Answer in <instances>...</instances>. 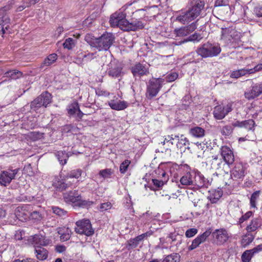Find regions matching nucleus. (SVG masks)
Returning a JSON list of instances; mask_svg holds the SVG:
<instances>
[{
    "label": "nucleus",
    "mask_w": 262,
    "mask_h": 262,
    "mask_svg": "<svg viewBox=\"0 0 262 262\" xmlns=\"http://www.w3.org/2000/svg\"><path fill=\"white\" fill-rule=\"evenodd\" d=\"M192 6L184 14L180 15L176 18V20L183 24L190 22L198 16L204 9L205 6L204 0H193L191 2Z\"/></svg>",
    "instance_id": "f257e3e1"
},
{
    "label": "nucleus",
    "mask_w": 262,
    "mask_h": 262,
    "mask_svg": "<svg viewBox=\"0 0 262 262\" xmlns=\"http://www.w3.org/2000/svg\"><path fill=\"white\" fill-rule=\"evenodd\" d=\"M51 95L48 92L42 93L31 102L30 105H26L23 109L30 108L31 113H43L48 104L51 102Z\"/></svg>",
    "instance_id": "f03ea898"
},
{
    "label": "nucleus",
    "mask_w": 262,
    "mask_h": 262,
    "mask_svg": "<svg viewBox=\"0 0 262 262\" xmlns=\"http://www.w3.org/2000/svg\"><path fill=\"white\" fill-rule=\"evenodd\" d=\"M221 49L218 45L206 43L198 48L197 54L203 58L212 57L219 55Z\"/></svg>",
    "instance_id": "7ed1b4c3"
},
{
    "label": "nucleus",
    "mask_w": 262,
    "mask_h": 262,
    "mask_svg": "<svg viewBox=\"0 0 262 262\" xmlns=\"http://www.w3.org/2000/svg\"><path fill=\"white\" fill-rule=\"evenodd\" d=\"M115 39V37L113 33L107 32L104 33L97 38L95 48L99 51H107L114 43Z\"/></svg>",
    "instance_id": "20e7f679"
},
{
    "label": "nucleus",
    "mask_w": 262,
    "mask_h": 262,
    "mask_svg": "<svg viewBox=\"0 0 262 262\" xmlns=\"http://www.w3.org/2000/svg\"><path fill=\"white\" fill-rule=\"evenodd\" d=\"M139 10L135 11L133 14V16L130 21H125V26L123 27V30L125 31H136L144 28V23L140 18H137V16Z\"/></svg>",
    "instance_id": "39448f33"
},
{
    "label": "nucleus",
    "mask_w": 262,
    "mask_h": 262,
    "mask_svg": "<svg viewBox=\"0 0 262 262\" xmlns=\"http://www.w3.org/2000/svg\"><path fill=\"white\" fill-rule=\"evenodd\" d=\"M104 58H107L108 61H110L109 63L106 61H105L103 63V65H107L109 66L108 70V74L109 76L113 78H118L121 76L122 68L117 61L115 60H112V56L109 54L108 56L106 55L104 57H102V59Z\"/></svg>",
    "instance_id": "423d86ee"
},
{
    "label": "nucleus",
    "mask_w": 262,
    "mask_h": 262,
    "mask_svg": "<svg viewBox=\"0 0 262 262\" xmlns=\"http://www.w3.org/2000/svg\"><path fill=\"white\" fill-rule=\"evenodd\" d=\"M163 82L164 80L161 78H152L149 81L146 92V96L148 99H152L157 96Z\"/></svg>",
    "instance_id": "0eeeda50"
},
{
    "label": "nucleus",
    "mask_w": 262,
    "mask_h": 262,
    "mask_svg": "<svg viewBox=\"0 0 262 262\" xmlns=\"http://www.w3.org/2000/svg\"><path fill=\"white\" fill-rule=\"evenodd\" d=\"M126 13L120 9L111 15L110 19V23L112 27H118L123 30V27L125 26Z\"/></svg>",
    "instance_id": "6e6552de"
},
{
    "label": "nucleus",
    "mask_w": 262,
    "mask_h": 262,
    "mask_svg": "<svg viewBox=\"0 0 262 262\" xmlns=\"http://www.w3.org/2000/svg\"><path fill=\"white\" fill-rule=\"evenodd\" d=\"M76 227L75 228V231L77 233L91 236L94 233L92 225L89 220L78 221L76 223Z\"/></svg>",
    "instance_id": "1a4fd4ad"
},
{
    "label": "nucleus",
    "mask_w": 262,
    "mask_h": 262,
    "mask_svg": "<svg viewBox=\"0 0 262 262\" xmlns=\"http://www.w3.org/2000/svg\"><path fill=\"white\" fill-rule=\"evenodd\" d=\"M246 174V168L241 163L235 164L234 167L230 171L231 178L229 182H226V185H230L233 180H243Z\"/></svg>",
    "instance_id": "9d476101"
},
{
    "label": "nucleus",
    "mask_w": 262,
    "mask_h": 262,
    "mask_svg": "<svg viewBox=\"0 0 262 262\" xmlns=\"http://www.w3.org/2000/svg\"><path fill=\"white\" fill-rule=\"evenodd\" d=\"M19 171V168L14 169L9 168L2 171L0 173V185L5 187L8 186L12 180L15 179Z\"/></svg>",
    "instance_id": "9b49d317"
},
{
    "label": "nucleus",
    "mask_w": 262,
    "mask_h": 262,
    "mask_svg": "<svg viewBox=\"0 0 262 262\" xmlns=\"http://www.w3.org/2000/svg\"><path fill=\"white\" fill-rule=\"evenodd\" d=\"M211 234H212L214 243L217 245L224 244L229 238L227 230L223 228L216 229Z\"/></svg>",
    "instance_id": "f8f14e48"
},
{
    "label": "nucleus",
    "mask_w": 262,
    "mask_h": 262,
    "mask_svg": "<svg viewBox=\"0 0 262 262\" xmlns=\"http://www.w3.org/2000/svg\"><path fill=\"white\" fill-rule=\"evenodd\" d=\"M260 70H262V63L257 64L253 69H242L238 70L233 71L231 72L230 76L232 78L237 79L247 74H252Z\"/></svg>",
    "instance_id": "ddd939ff"
},
{
    "label": "nucleus",
    "mask_w": 262,
    "mask_h": 262,
    "mask_svg": "<svg viewBox=\"0 0 262 262\" xmlns=\"http://www.w3.org/2000/svg\"><path fill=\"white\" fill-rule=\"evenodd\" d=\"M262 94V83H256L245 93V97L249 99H253Z\"/></svg>",
    "instance_id": "4468645a"
},
{
    "label": "nucleus",
    "mask_w": 262,
    "mask_h": 262,
    "mask_svg": "<svg viewBox=\"0 0 262 262\" xmlns=\"http://www.w3.org/2000/svg\"><path fill=\"white\" fill-rule=\"evenodd\" d=\"M10 19L5 11V8L0 10V35L5 33V29L9 28Z\"/></svg>",
    "instance_id": "2eb2a0df"
},
{
    "label": "nucleus",
    "mask_w": 262,
    "mask_h": 262,
    "mask_svg": "<svg viewBox=\"0 0 262 262\" xmlns=\"http://www.w3.org/2000/svg\"><path fill=\"white\" fill-rule=\"evenodd\" d=\"M31 207L29 205L19 206L16 208L15 214L19 220H26L30 218Z\"/></svg>",
    "instance_id": "dca6fc26"
},
{
    "label": "nucleus",
    "mask_w": 262,
    "mask_h": 262,
    "mask_svg": "<svg viewBox=\"0 0 262 262\" xmlns=\"http://www.w3.org/2000/svg\"><path fill=\"white\" fill-rule=\"evenodd\" d=\"M221 155L224 162L228 165L232 164L234 161V156L233 151L227 146H222L221 148Z\"/></svg>",
    "instance_id": "f3484780"
},
{
    "label": "nucleus",
    "mask_w": 262,
    "mask_h": 262,
    "mask_svg": "<svg viewBox=\"0 0 262 262\" xmlns=\"http://www.w3.org/2000/svg\"><path fill=\"white\" fill-rule=\"evenodd\" d=\"M210 230H206L202 235L198 236L192 242L191 245L188 247L189 250H192L198 247L201 243L204 242L206 238L211 234Z\"/></svg>",
    "instance_id": "a211bd4d"
},
{
    "label": "nucleus",
    "mask_w": 262,
    "mask_h": 262,
    "mask_svg": "<svg viewBox=\"0 0 262 262\" xmlns=\"http://www.w3.org/2000/svg\"><path fill=\"white\" fill-rule=\"evenodd\" d=\"M210 183L209 180L206 179L203 175L198 173L194 177L192 185L195 186L196 188H207L210 185Z\"/></svg>",
    "instance_id": "6ab92c4d"
},
{
    "label": "nucleus",
    "mask_w": 262,
    "mask_h": 262,
    "mask_svg": "<svg viewBox=\"0 0 262 262\" xmlns=\"http://www.w3.org/2000/svg\"><path fill=\"white\" fill-rule=\"evenodd\" d=\"M80 195L78 191H70L63 193V199L67 203H76L77 201L79 200Z\"/></svg>",
    "instance_id": "aec40b11"
},
{
    "label": "nucleus",
    "mask_w": 262,
    "mask_h": 262,
    "mask_svg": "<svg viewBox=\"0 0 262 262\" xmlns=\"http://www.w3.org/2000/svg\"><path fill=\"white\" fill-rule=\"evenodd\" d=\"M132 72L134 76H141L149 73L148 69L140 63L135 64L132 68Z\"/></svg>",
    "instance_id": "412c9836"
},
{
    "label": "nucleus",
    "mask_w": 262,
    "mask_h": 262,
    "mask_svg": "<svg viewBox=\"0 0 262 262\" xmlns=\"http://www.w3.org/2000/svg\"><path fill=\"white\" fill-rule=\"evenodd\" d=\"M32 244L34 248L43 247L49 244V241L46 239L45 237L41 235H35L32 238Z\"/></svg>",
    "instance_id": "4be33fe9"
},
{
    "label": "nucleus",
    "mask_w": 262,
    "mask_h": 262,
    "mask_svg": "<svg viewBox=\"0 0 262 262\" xmlns=\"http://www.w3.org/2000/svg\"><path fill=\"white\" fill-rule=\"evenodd\" d=\"M255 122L252 119H249L243 121H236L233 123L232 125L234 127H244L248 130H254Z\"/></svg>",
    "instance_id": "5701e85b"
},
{
    "label": "nucleus",
    "mask_w": 262,
    "mask_h": 262,
    "mask_svg": "<svg viewBox=\"0 0 262 262\" xmlns=\"http://www.w3.org/2000/svg\"><path fill=\"white\" fill-rule=\"evenodd\" d=\"M225 163L222 158H219L217 156H212V159L211 161V167L213 169L220 170H222Z\"/></svg>",
    "instance_id": "b1692460"
},
{
    "label": "nucleus",
    "mask_w": 262,
    "mask_h": 262,
    "mask_svg": "<svg viewBox=\"0 0 262 262\" xmlns=\"http://www.w3.org/2000/svg\"><path fill=\"white\" fill-rule=\"evenodd\" d=\"M67 110L69 115H85L80 111L79 104L76 101L70 104L67 106Z\"/></svg>",
    "instance_id": "393cba45"
},
{
    "label": "nucleus",
    "mask_w": 262,
    "mask_h": 262,
    "mask_svg": "<svg viewBox=\"0 0 262 262\" xmlns=\"http://www.w3.org/2000/svg\"><path fill=\"white\" fill-rule=\"evenodd\" d=\"M232 110L231 104H228L224 107L221 105L216 106L214 108L213 115H227Z\"/></svg>",
    "instance_id": "a878e982"
},
{
    "label": "nucleus",
    "mask_w": 262,
    "mask_h": 262,
    "mask_svg": "<svg viewBox=\"0 0 262 262\" xmlns=\"http://www.w3.org/2000/svg\"><path fill=\"white\" fill-rule=\"evenodd\" d=\"M36 258L40 260H43L48 256V251L43 247H36L35 248Z\"/></svg>",
    "instance_id": "bb28decb"
},
{
    "label": "nucleus",
    "mask_w": 262,
    "mask_h": 262,
    "mask_svg": "<svg viewBox=\"0 0 262 262\" xmlns=\"http://www.w3.org/2000/svg\"><path fill=\"white\" fill-rule=\"evenodd\" d=\"M261 225V220L258 218L253 219L250 224L247 226L246 230L248 232H251L255 231Z\"/></svg>",
    "instance_id": "cd10ccee"
},
{
    "label": "nucleus",
    "mask_w": 262,
    "mask_h": 262,
    "mask_svg": "<svg viewBox=\"0 0 262 262\" xmlns=\"http://www.w3.org/2000/svg\"><path fill=\"white\" fill-rule=\"evenodd\" d=\"M109 105L112 109L118 111L123 110L127 106L126 102L120 100H111L109 102Z\"/></svg>",
    "instance_id": "c85d7f7f"
},
{
    "label": "nucleus",
    "mask_w": 262,
    "mask_h": 262,
    "mask_svg": "<svg viewBox=\"0 0 262 262\" xmlns=\"http://www.w3.org/2000/svg\"><path fill=\"white\" fill-rule=\"evenodd\" d=\"M57 55L56 54L53 53L49 55L40 64L39 68L40 69H43L46 67H48L51 65L57 60Z\"/></svg>",
    "instance_id": "c756f323"
},
{
    "label": "nucleus",
    "mask_w": 262,
    "mask_h": 262,
    "mask_svg": "<svg viewBox=\"0 0 262 262\" xmlns=\"http://www.w3.org/2000/svg\"><path fill=\"white\" fill-rule=\"evenodd\" d=\"M189 133L191 136L196 138H201L205 135V130L199 126L191 128L189 130Z\"/></svg>",
    "instance_id": "7c9ffc66"
},
{
    "label": "nucleus",
    "mask_w": 262,
    "mask_h": 262,
    "mask_svg": "<svg viewBox=\"0 0 262 262\" xmlns=\"http://www.w3.org/2000/svg\"><path fill=\"white\" fill-rule=\"evenodd\" d=\"M147 236V233L142 234L133 239H131L128 241V245L132 248H136L139 244V242L142 241L146 236Z\"/></svg>",
    "instance_id": "2f4dec72"
},
{
    "label": "nucleus",
    "mask_w": 262,
    "mask_h": 262,
    "mask_svg": "<svg viewBox=\"0 0 262 262\" xmlns=\"http://www.w3.org/2000/svg\"><path fill=\"white\" fill-rule=\"evenodd\" d=\"M180 257L179 253H173L164 257L162 262H180Z\"/></svg>",
    "instance_id": "473e14b6"
},
{
    "label": "nucleus",
    "mask_w": 262,
    "mask_h": 262,
    "mask_svg": "<svg viewBox=\"0 0 262 262\" xmlns=\"http://www.w3.org/2000/svg\"><path fill=\"white\" fill-rule=\"evenodd\" d=\"M22 76V73L17 70H10L4 74L5 77L10 78L12 79H17Z\"/></svg>",
    "instance_id": "72a5a7b5"
},
{
    "label": "nucleus",
    "mask_w": 262,
    "mask_h": 262,
    "mask_svg": "<svg viewBox=\"0 0 262 262\" xmlns=\"http://www.w3.org/2000/svg\"><path fill=\"white\" fill-rule=\"evenodd\" d=\"M82 172L80 169L73 170L64 176V180H68L69 178L78 179L81 176Z\"/></svg>",
    "instance_id": "f704fd0d"
},
{
    "label": "nucleus",
    "mask_w": 262,
    "mask_h": 262,
    "mask_svg": "<svg viewBox=\"0 0 262 262\" xmlns=\"http://www.w3.org/2000/svg\"><path fill=\"white\" fill-rule=\"evenodd\" d=\"M56 156L60 162V163L63 165L67 163V161L68 159L69 156L67 152L62 151H59L57 152Z\"/></svg>",
    "instance_id": "c9c22d12"
},
{
    "label": "nucleus",
    "mask_w": 262,
    "mask_h": 262,
    "mask_svg": "<svg viewBox=\"0 0 262 262\" xmlns=\"http://www.w3.org/2000/svg\"><path fill=\"white\" fill-rule=\"evenodd\" d=\"M180 182L183 185H193V180H192L191 174L187 173L183 176L180 179Z\"/></svg>",
    "instance_id": "e433bc0d"
},
{
    "label": "nucleus",
    "mask_w": 262,
    "mask_h": 262,
    "mask_svg": "<svg viewBox=\"0 0 262 262\" xmlns=\"http://www.w3.org/2000/svg\"><path fill=\"white\" fill-rule=\"evenodd\" d=\"M94 204V202L85 200H82L81 196L79 197V200L77 201V202L76 203V205L80 207H88L91 206H92Z\"/></svg>",
    "instance_id": "4c0bfd02"
},
{
    "label": "nucleus",
    "mask_w": 262,
    "mask_h": 262,
    "mask_svg": "<svg viewBox=\"0 0 262 262\" xmlns=\"http://www.w3.org/2000/svg\"><path fill=\"white\" fill-rule=\"evenodd\" d=\"M84 40L91 47L95 48L96 43V42L97 41V38L95 37L94 36L90 34H87L85 36Z\"/></svg>",
    "instance_id": "58836bf2"
},
{
    "label": "nucleus",
    "mask_w": 262,
    "mask_h": 262,
    "mask_svg": "<svg viewBox=\"0 0 262 262\" xmlns=\"http://www.w3.org/2000/svg\"><path fill=\"white\" fill-rule=\"evenodd\" d=\"M222 196V193L220 191H214L208 196V199L211 203H215Z\"/></svg>",
    "instance_id": "ea45409f"
},
{
    "label": "nucleus",
    "mask_w": 262,
    "mask_h": 262,
    "mask_svg": "<svg viewBox=\"0 0 262 262\" xmlns=\"http://www.w3.org/2000/svg\"><path fill=\"white\" fill-rule=\"evenodd\" d=\"M254 238V237L253 235L250 234H246L243 236L242 239V244L243 246L246 247L252 243Z\"/></svg>",
    "instance_id": "a19ab883"
},
{
    "label": "nucleus",
    "mask_w": 262,
    "mask_h": 262,
    "mask_svg": "<svg viewBox=\"0 0 262 262\" xmlns=\"http://www.w3.org/2000/svg\"><path fill=\"white\" fill-rule=\"evenodd\" d=\"M259 194L260 191H256L252 194L250 198V205L252 207H256V203L259 196Z\"/></svg>",
    "instance_id": "79ce46f5"
},
{
    "label": "nucleus",
    "mask_w": 262,
    "mask_h": 262,
    "mask_svg": "<svg viewBox=\"0 0 262 262\" xmlns=\"http://www.w3.org/2000/svg\"><path fill=\"white\" fill-rule=\"evenodd\" d=\"M43 134L39 132H32L28 133V137L33 141H36L43 137Z\"/></svg>",
    "instance_id": "37998d69"
},
{
    "label": "nucleus",
    "mask_w": 262,
    "mask_h": 262,
    "mask_svg": "<svg viewBox=\"0 0 262 262\" xmlns=\"http://www.w3.org/2000/svg\"><path fill=\"white\" fill-rule=\"evenodd\" d=\"M202 37L200 33L195 32L192 35H190L187 38L185 39V41H199Z\"/></svg>",
    "instance_id": "c03bdc74"
},
{
    "label": "nucleus",
    "mask_w": 262,
    "mask_h": 262,
    "mask_svg": "<svg viewBox=\"0 0 262 262\" xmlns=\"http://www.w3.org/2000/svg\"><path fill=\"white\" fill-rule=\"evenodd\" d=\"M30 218L32 220L40 221L43 218V215L38 211H30Z\"/></svg>",
    "instance_id": "a18cd8bd"
},
{
    "label": "nucleus",
    "mask_w": 262,
    "mask_h": 262,
    "mask_svg": "<svg viewBox=\"0 0 262 262\" xmlns=\"http://www.w3.org/2000/svg\"><path fill=\"white\" fill-rule=\"evenodd\" d=\"M252 256L253 255L250 250H246L242 255V261L243 262H249Z\"/></svg>",
    "instance_id": "49530a36"
},
{
    "label": "nucleus",
    "mask_w": 262,
    "mask_h": 262,
    "mask_svg": "<svg viewBox=\"0 0 262 262\" xmlns=\"http://www.w3.org/2000/svg\"><path fill=\"white\" fill-rule=\"evenodd\" d=\"M233 132V127L231 126L226 125L221 129V133L225 136H230Z\"/></svg>",
    "instance_id": "de8ad7c7"
},
{
    "label": "nucleus",
    "mask_w": 262,
    "mask_h": 262,
    "mask_svg": "<svg viewBox=\"0 0 262 262\" xmlns=\"http://www.w3.org/2000/svg\"><path fill=\"white\" fill-rule=\"evenodd\" d=\"M64 48L72 49L74 46V40L71 38H67L63 43Z\"/></svg>",
    "instance_id": "09e8293b"
},
{
    "label": "nucleus",
    "mask_w": 262,
    "mask_h": 262,
    "mask_svg": "<svg viewBox=\"0 0 262 262\" xmlns=\"http://www.w3.org/2000/svg\"><path fill=\"white\" fill-rule=\"evenodd\" d=\"M230 27L222 28L221 38L229 40L230 35Z\"/></svg>",
    "instance_id": "8fccbe9b"
},
{
    "label": "nucleus",
    "mask_w": 262,
    "mask_h": 262,
    "mask_svg": "<svg viewBox=\"0 0 262 262\" xmlns=\"http://www.w3.org/2000/svg\"><path fill=\"white\" fill-rule=\"evenodd\" d=\"M54 213L59 216H62L67 214V211L58 207L53 206L52 207Z\"/></svg>",
    "instance_id": "3c124183"
},
{
    "label": "nucleus",
    "mask_w": 262,
    "mask_h": 262,
    "mask_svg": "<svg viewBox=\"0 0 262 262\" xmlns=\"http://www.w3.org/2000/svg\"><path fill=\"white\" fill-rule=\"evenodd\" d=\"M174 32H176L177 36L179 37L185 36L189 34L185 27L179 29H175Z\"/></svg>",
    "instance_id": "603ef678"
},
{
    "label": "nucleus",
    "mask_w": 262,
    "mask_h": 262,
    "mask_svg": "<svg viewBox=\"0 0 262 262\" xmlns=\"http://www.w3.org/2000/svg\"><path fill=\"white\" fill-rule=\"evenodd\" d=\"M130 163L129 160H125L120 164V171L121 173H124L126 171Z\"/></svg>",
    "instance_id": "864d4df0"
},
{
    "label": "nucleus",
    "mask_w": 262,
    "mask_h": 262,
    "mask_svg": "<svg viewBox=\"0 0 262 262\" xmlns=\"http://www.w3.org/2000/svg\"><path fill=\"white\" fill-rule=\"evenodd\" d=\"M68 180H64V177L62 179V181L59 182L57 186V188L60 191L66 190L68 187L70 186V184L66 183Z\"/></svg>",
    "instance_id": "5fc2aeb1"
},
{
    "label": "nucleus",
    "mask_w": 262,
    "mask_h": 262,
    "mask_svg": "<svg viewBox=\"0 0 262 262\" xmlns=\"http://www.w3.org/2000/svg\"><path fill=\"white\" fill-rule=\"evenodd\" d=\"M99 175L104 178H110L113 173V171L111 169H105L101 170L99 171Z\"/></svg>",
    "instance_id": "6e6d98bb"
},
{
    "label": "nucleus",
    "mask_w": 262,
    "mask_h": 262,
    "mask_svg": "<svg viewBox=\"0 0 262 262\" xmlns=\"http://www.w3.org/2000/svg\"><path fill=\"white\" fill-rule=\"evenodd\" d=\"M188 34H190L194 31L197 28L196 21L191 23L190 25L185 27Z\"/></svg>",
    "instance_id": "4d7b16f0"
},
{
    "label": "nucleus",
    "mask_w": 262,
    "mask_h": 262,
    "mask_svg": "<svg viewBox=\"0 0 262 262\" xmlns=\"http://www.w3.org/2000/svg\"><path fill=\"white\" fill-rule=\"evenodd\" d=\"M154 185L157 187H161L163 186L165 183V180L160 179H152V180Z\"/></svg>",
    "instance_id": "13d9d810"
},
{
    "label": "nucleus",
    "mask_w": 262,
    "mask_h": 262,
    "mask_svg": "<svg viewBox=\"0 0 262 262\" xmlns=\"http://www.w3.org/2000/svg\"><path fill=\"white\" fill-rule=\"evenodd\" d=\"M178 75L175 73L173 72L168 74L166 76V79L167 82H172L174 81L178 78Z\"/></svg>",
    "instance_id": "bf43d9fd"
},
{
    "label": "nucleus",
    "mask_w": 262,
    "mask_h": 262,
    "mask_svg": "<svg viewBox=\"0 0 262 262\" xmlns=\"http://www.w3.org/2000/svg\"><path fill=\"white\" fill-rule=\"evenodd\" d=\"M198 232V230L195 228H191L186 231L185 235L187 237H191L195 235Z\"/></svg>",
    "instance_id": "052dcab7"
},
{
    "label": "nucleus",
    "mask_w": 262,
    "mask_h": 262,
    "mask_svg": "<svg viewBox=\"0 0 262 262\" xmlns=\"http://www.w3.org/2000/svg\"><path fill=\"white\" fill-rule=\"evenodd\" d=\"M112 207V204L110 202H106L101 204L100 207V211H104L108 209H111Z\"/></svg>",
    "instance_id": "680f3d73"
},
{
    "label": "nucleus",
    "mask_w": 262,
    "mask_h": 262,
    "mask_svg": "<svg viewBox=\"0 0 262 262\" xmlns=\"http://www.w3.org/2000/svg\"><path fill=\"white\" fill-rule=\"evenodd\" d=\"M230 35L229 40H231V39H237L238 36V33L232 27H230Z\"/></svg>",
    "instance_id": "e2e57ef3"
},
{
    "label": "nucleus",
    "mask_w": 262,
    "mask_h": 262,
    "mask_svg": "<svg viewBox=\"0 0 262 262\" xmlns=\"http://www.w3.org/2000/svg\"><path fill=\"white\" fill-rule=\"evenodd\" d=\"M252 212L248 211L244 215H243L239 220V223L240 224L243 223L245 221L247 220L250 218V217L252 215Z\"/></svg>",
    "instance_id": "0e129e2a"
},
{
    "label": "nucleus",
    "mask_w": 262,
    "mask_h": 262,
    "mask_svg": "<svg viewBox=\"0 0 262 262\" xmlns=\"http://www.w3.org/2000/svg\"><path fill=\"white\" fill-rule=\"evenodd\" d=\"M254 13L256 16L258 17H262V7L260 6L256 7L254 8Z\"/></svg>",
    "instance_id": "69168bd1"
},
{
    "label": "nucleus",
    "mask_w": 262,
    "mask_h": 262,
    "mask_svg": "<svg viewBox=\"0 0 262 262\" xmlns=\"http://www.w3.org/2000/svg\"><path fill=\"white\" fill-rule=\"evenodd\" d=\"M252 255L262 251V244L258 245L252 249L250 250Z\"/></svg>",
    "instance_id": "338daca9"
},
{
    "label": "nucleus",
    "mask_w": 262,
    "mask_h": 262,
    "mask_svg": "<svg viewBox=\"0 0 262 262\" xmlns=\"http://www.w3.org/2000/svg\"><path fill=\"white\" fill-rule=\"evenodd\" d=\"M13 262H38L36 261L35 260L30 258H24L23 259H15Z\"/></svg>",
    "instance_id": "774afa93"
}]
</instances>
